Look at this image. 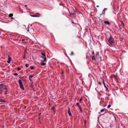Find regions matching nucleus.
I'll return each instance as SVG.
<instances>
[{
  "label": "nucleus",
  "mask_w": 128,
  "mask_h": 128,
  "mask_svg": "<svg viewBox=\"0 0 128 128\" xmlns=\"http://www.w3.org/2000/svg\"><path fill=\"white\" fill-rule=\"evenodd\" d=\"M109 43V45L110 47H113L114 46V38L111 36L108 39Z\"/></svg>",
  "instance_id": "obj_1"
},
{
  "label": "nucleus",
  "mask_w": 128,
  "mask_h": 128,
  "mask_svg": "<svg viewBox=\"0 0 128 128\" xmlns=\"http://www.w3.org/2000/svg\"><path fill=\"white\" fill-rule=\"evenodd\" d=\"M7 88L6 85L2 84H0V91L2 92L4 90H7Z\"/></svg>",
  "instance_id": "obj_2"
},
{
  "label": "nucleus",
  "mask_w": 128,
  "mask_h": 128,
  "mask_svg": "<svg viewBox=\"0 0 128 128\" xmlns=\"http://www.w3.org/2000/svg\"><path fill=\"white\" fill-rule=\"evenodd\" d=\"M99 56V52H96V54H94L93 56H91L92 60L93 61H96L97 58Z\"/></svg>",
  "instance_id": "obj_3"
},
{
  "label": "nucleus",
  "mask_w": 128,
  "mask_h": 128,
  "mask_svg": "<svg viewBox=\"0 0 128 128\" xmlns=\"http://www.w3.org/2000/svg\"><path fill=\"white\" fill-rule=\"evenodd\" d=\"M18 83L19 84V86L20 87V88L22 89V90H24V89L23 87L22 83L21 80L20 79L18 80Z\"/></svg>",
  "instance_id": "obj_4"
},
{
  "label": "nucleus",
  "mask_w": 128,
  "mask_h": 128,
  "mask_svg": "<svg viewBox=\"0 0 128 128\" xmlns=\"http://www.w3.org/2000/svg\"><path fill=\"white\" fill-rule=\"evenodd\" d=\"M42 56L41 57L44 59V61L46 62V57L45 53L44 52L41 53Z\"/></svg>",
  "instance_id": "obj_5"
},
{
  "label": "nucleus",
  "mask_w": 128,
  "mask_h": 128,
  "mask_svg": "<svg viewBox=\"0 0 128 128\" xmlns=\"http://www.w3.org/2000/svg\"><path fill=\"white\" fill-rule=\"evenodd\" d=\"M107 9V8H104L103 10L102 14H100V15L101 16L103 15L104 16L105 14V11Z\"/></svg>",
  "instance_id": "obj_6"
},
{
  "label": "nucleus",
  "mask_w": 128,
  "mask_h": 128,
  "mask_svg": "<svg viewBox=\"0 0 128 128\" xmlns=\"http://www.w3.org/2000/svg\"><path fill=\"white\" fill-rule=\"evenodd\" d=\"M11 58L10 56H8V60L7 61V62L8 64H10V63L11 60Z\"/></svg>",
  "instance_id": "obj_7"
},
{
  "label": "nucleus",
  "mask_w": 128,
  "mask_h": 128,
  "mask_svg": "<svg viewBox=\"0 0 128 128\" xmlns=\"http://www.w3.org/2000/svg\"><path fill=\"white\" fill-rule=\"evenodd\" d=\"M40 14L38 13H36L34 14L35 17H38L40 16Z\"/></svg>",
  "instance_id": "obj_8"
},
{
  "label": "nucleus",
  "mask_w": 128,
  "mask_h": 128,
  "mask_svg": "<svg viewBox=\"0 0 128 128\" xmlns=\"http://www.w3.org/2000/svg\"><path fill=\"white\" fill-rule=\"evenodd\" d=\"M68 113L69 115L70 116H72V114L70 112V108H68Z\"/></svg>",
  "instance_id": "obj_9"
},
{
  "label": "nucleus",
  "mask_w": 128,
  "mask_h": 128,
  "mask_svg": "<svg viewBox=\"0 0 128 128\" xmlns=\"http://www.w3.org/2000/svg\"><path fill=\"white\" fill-rule=\"evenodd\" d=\"M104 23L107 25H109L110 24V23L108 21H105L104 22Z\"/></svg>",
  "instance_id": "obj_10"
},
{
  "label": "nucleus",
  "mask_w": 128,
  "mask_h": 128,
  "mask_svg": "<svg viewBox=\"0 0 128 128\" xmlns=\"http://www.w3.org/2000/svg\"><path fill=\"white\" fill-rule=\"evenodd\" d=\"M41 64L42 66H44L46 64L44 62L43 60H42L41 62Z\"/></svg>",
  "instance_id": "obj_11"
},
{
  "label": "nucleus",
  "mask_w": 128,
  "mask_h": 128,
  "mask_svg": "<svg viewBox=\"0 0 128 128\" xmlns=\"http://www.w3.org/2000/svg\"><path fill=\"white\" fill-rule=\"evenodd\" d=\"M0 102H2V104H4L5 103H7L5 101L3 100H2L0 101Z\"/></svg>",
  "instance_id": "obj_12"
},
{
  "label": "nucleus",
  "mask_w": 128,
  "mask_h": 128,
  "mask_svg": "<svg viewBox=\"0 0 128 128\" xmlns=\"http://www.w3.org/2000/svg\"><path fill=\"white\" fill-rule=\"evenodd\" d=\"M13 14L12 13H11L9 14V17H12L13 16Z\"/></svg>",
  "instance_id": "obj_13"
},
{
  "label": "nucleus",
  "mask_w": 128,
  "mask_h": 128,
  "mask_svg": "<svg viewBox=\"0 0 128 128\" xmlns=\"http://www.w3.org/2000/svg\"><path fill=\"white\" fill-rule=\"evenodd\" d=\"M52 110H53L54 111V110H55V108L54 106H53L52 108Z\"/></svg>",
  "instance_id": "obj_14"
},
{
  "label": "nucleus",
  "mask_w": 128,
  "mask_h": 128,
  "mask_svg": "<svg viewBox=\"0 0 128 128\" xmlns=\"http://www.w3.org/2000/svg\"><path fill=\"white\" fill-rule=\"evenodd\" d=\"M121 26L122 27L124 28V23L122 22V24L121 25Z\"/></svg>",
  "instance_id": "obj_15"
},
{
  "label": "nucleus",
  "mask_w": 128,
  "mask_h": 128,
  "mask_svg": "<svg viewBox=\"0 0 128 128\" xmlns=\"http://www.w3.org/2000/svg\"><path fill=\"white\" fill-rule=\"evenodd\" d=\"M103 84L104 85V87L105 88H106V86L105 85V83L104 82V80H103Z\"/></svg>",
  "instance_id": "obj_16"
},
{
  "label": "nucleus",
  "mask_w": 128,
  "mask_h": 128,
  "mask_svg": "<svg viewBox=\"0 0 128 128\" xmlns=\"http://www.w3.org/2000/svg\"><path fill=\"white\" fill-rule=\"evenodd\" d=\"M105 109H102L100 111V112H102L105 110Z\"/></svg>",
  "instance_id": "obj_17"
},
{
  "label": "nucleus",
  "mask_w": 128,
  "mask_h": 128,
  "mask_svg": "<svg viewBox=\"0 0 128 128\" xmlns=\"http://www.w3.org/2000/svg\"><path fill=\"white\" fill-rule=\"evenodd\" d=\"M74 53H73V52L72 51L71 53V54H70V55L71 56H72V55H74Z\"/></svg>",
  "instance_id": "obj_18"
},
{
  "label": "nucleus",
  "mask_w": 128,
  "mask_h": 128,
  "mask_svg": "<svg viewBox=\"0 0 128 128\" xmlns=\"http://www.w3.org/2000/svg\"><path fill=\"white\" fill-rule=\"evenodd\" d=\"M92 56H93L95 54L94 52V51L92 52Z\"/></svg>",
  "instance_id": "obj_19"
},
{
  "label": "nucleus",
  "mask_w": 128,
  "mask_h": 128,
  "mask_svg": "<svg viewBox=\"0 0 128 128\" xmlns=\"http://www.w3.org/2000/svg\"><path fill=\"white\" fill-rule=\"evenodd\" d=\"M30 15L32 17H35L34 14L32 15L31 14H30Z\"/></svg>",
  "instance_id": "obj_20"
},
{
  "label": "nucleus",
  "mask_w": 128,
  "mask_h": 128,
  "mask_svg": "<svg viewBox=\"0 0 128 128\" xmlns=\"http://www.w3.org/2000/svg\"><path fill=\"white\" fill-rule=\"evenodd\" d=\"M33 76L32 75H30L29 76V77L30 78H32L33 77Z\"/></svg>",
  "instance_id": "obj_21"
},
{
  "label": "nucleus",
  "mask_w": 128,
  "mask_h": 128,
  "mask_svg": "<svg viewBox=\"0 0 128 128\" xmlns=\"http://www.w3.org/2000/svg\"><path fill=\"white\" fill-rule=\"evenodd\" d=\"M76 104L77 106H79V103H78V102H77Z\"/></svg>",
  "instance_id": "obj_22"
},
{
  "label": "nucleus",
  "mask_w": 128,
  "mask_h": 128,
  "mask_svg": "<svg viewBox=\"0 0 128 128\" xmlns=\"http://www.w3.org/2000/svg\"><path fill=\"white\" fill-rule=\"evenodd\" d=\"M20 69H21L19 67H18L17 68V70H20Z\"/></svg>",
  "instance_id": "obj_23"
},
{
  "label": "nucleus",
  "mask_w": 128,
  "mask_h": 128,
  "mask_svg": "<svg viewBox=\"0 0 128 128\" xmlns=\"http://www.w3.org/2000/svg\"><path fill=\"white\" fill-rule=\"evenodd\" d=\"M29 80H30L31 82L32 81V79H31V78H30V77H29Z\"/></svg>",
  "instance_id": "obj_24"
},
{
  "label": "nucleus",
  "mask_w": 128,
  "mask_h": 128,
  "mask_svg": "<svg viewBox=\"0 0 128 128\" xmlns=\"http://www.w3.org/2000/svg\"><path fill=\"white\" fill-rule=\"evenodd\" d=\"M111 106V105H110L109 104L108 105V108H109Z\"/></svg>",
  "instance_id": "obj_25"
},
{
  "label": "nucleus",
  "mask_w": 128,
  "mask_h": 128,
  "mask_svg": "<svg viewBox=\"0 0 128 128\" xmlns=\"http://www.w3.org/2000/svg\"><path fill=\"white\" fill-rule=\"evenodd\" d=\"M14 19V20H15V18H14L13 17H12L11 18V21H12V19Z\"/></svg>",
  "instance_id": "obj_26"
},
{
  "label": "nucleus",
  "mask_w": 128,
  "mask_h": 128,
  "mask_svg": "<svg viewBox=\"0 0 128 128\" xmlns=\"http://www.w3.org/2000/svg\"><path fill=\"white\" fill-rule=\"evenodd\" d=\"M25 65V66H26V67H28V64H26Z\"/></svg>",
  "instance_id": "obj_27"
},
{
  "label": "nucleus",
  "mask_w": 128,
  "mask_h": 128,
  "mask_svg": "<svg viewBox=\"0 0 128 128\" xmlns=\"http://www.w3.org/2000/svg\"><path fill=\"white\" fill-rule=\"evenodd\" d=\"M18 74L17 73H15L14 74V75L16 76H17L18 75Z\"/></svg>",
  "instance_id": "obj_28"
},
{
  "label": "nucleus",
  "mask_w": 128,
  "mask_h": 128,
  "mask_svg": "<svg viewBox=\"0 0 128 128\" xmlns=\"http://www.w3.org/2000/svg\"><path fill=\"white\" fill-rule=\"evenodd\" d=\"M114 77L115 78H116V75H114Z\"/></svg>",
  "instance_id": "obj_29"
},
{
  "label": "nucleus",
  "mask_w": 128,
  "mask_h": 128,
  "mask_svg": "<svg viewBox=\"0 0 128 128\" xmlns=\"http://www.w3.org/2000/svg\"><path fill=\"white\" fill-rule=\"evenodd\" d=\"M34 68L32 67H30V69L32 70L34 69Z\"/></svg>",
  "instance_id": "obj_30"
},
{
  "label": "nucleus",
  "mask_w": 128,
  "mask_h": 128,
  "mask_svg": "<svg viewBox=\"0 0 128 128\" xmlns=\"http://www.w3.org/2000/svg\"><path fill=\"white\" fill-rule=\"evenodd\" d=\"M7 92L6 91H5L4 92L5 94H7Z\"/></svg>",
  "instance_id": "obj_31"
},
{
  "label": "nucleus",
  "mask_w": 128,
  "mask_h": 128,
  "mask_svg": "<svg viewBox=\"0 0 128 128\" xmlns=\"http://www.w3.org/2000/svg\"><path fill=\"white\" fill-rule=\"evenodd\" d=\"M106 88V90H108V88L106 87V88Z\"/></svg>",
  "instance_id": "obj_32"
},
{
  "label": "nucleus",
  "mask_w": 128,
  "mask_h": 128,
  "mask_svg": "<svg viewBox=\"0 0 128 128\" xmlns=\"http://www.w3.org/2000/svg\"><path fill=\"white\" fill-rule=\"evenodd\" d=\"M86 58L87 59L88 58H89L88 56L86 55Z\"/></svg>",
  "instance_id": "obj_33"
},
{
  "label": "nucleus",
  "mask_w": 128,
  "mask_h": 128,
  "mask_svg": "<svg viewBox=\"0 0 128 128\" xmlns=\"http://www.w3.org/2000/svg\"><path fill=\"white\" fill-rule=\"evenodd\" d=\"M78 107L80 109L81 108V107H80V106H78Z\"/></svg>",
  "instance_id": "obj_34"
},
{
  "label": "nucleus",
  "mask_w": 128,
  "mask_h": 128,
  "mask_svg": "<svg viewBox=\"0 0 128 128\" xmlns=\"http://www.w3.org/2000/svg\"><path fill=\"white\" fill-rule=\"evenodd\" d=\"M98 84L100 85H101V82H98Z\"/></svg>",
  "instance_id": "obj_35"
},
{
  "label": "nucleus",
  "mask_w": 128,
  "mask_h": 128,
  "mask_svg": "<svg viewBox=\"0 0 128 128\" xmlns=\"http://www.w3.org/2000/svg\"><path fill=\"white\" fill-rule=\"evenodd\" d=\"M82 100V98L80 99V102H81V101Z\"/></svg>",
  "instance_id": "obj_36"
},
{
  "label": "nucleus",
  "mask_w": 128,
  "mask_h": 128,
  "mask_svg": "<svg viewBox=\"0 0 128 128\" xmlns=\"http://www.w3.org/2000/svg\"><path fill=\"white\" fill-rule=\"evenodd\" d=\"M27 30L28 32H29V30L28 28V30Z\"/></svg>",
  "instance_id": "obj_37"
},
{
  "label": "nucleus",
  "mask_w": 128,
  "mask_h": 128,
  "mask_svg": "<svg viewBox=\"0 0 128 128\" xmlns=\"http://www.w3.org/2000/svg\"><path fill=\"white\" fill-rule=\"evenodd\" d=\"M72 23L74 24H75V23H74L73 22H72Z\"/></svg>",
  "instance_id": "obj_38"
},
{
  "label": "nucleus",
  "mask_w": 128,
  "mask_h": 128,
  "mask_svg": "<svg viewBox=\"0 0 128 128\" xmlns=\"http://www.w3.org/2000/svg\"><path fill=\"white\" fill-rule=\"evenodd\" d=\"M96 6L97 7H99V6L98 5H97Z\"/></svg>",
  "instance_id": "obj_39"
},
{
  "label": "nucleus",
  "mask_w": 128,
  "mask_h": 128,
  "mask_svg": "<svg viewBox=\"0 0 128 128\" xmlns=\"http://www.w3.org/2000/svg\"><path fill=\"white\" fill-rule=\"evenodd\" d=\"M31 88H33V85H32L31 86Z\"/></svg>",
  "instance_id": "obj_40"
},
{
  "label": "nucleus",
  "mask_w": 128,
  "mask_h": 128,
  "mask_svg": "<svg viewBox=\"0 0 128 128\" xmlns=\"http://www.w3.org/2000/svg\"><path fill=\"white\" fill-rule=\"evenodd\" d=\"M80 111L82 112V110L81 108L80 109Z\"/></svg>",
  "instance_id": "obj_41"
},
{
  "label": "nucleus",
  "mask_w": 128,
  "mask_h": 128,
  "mask_svg": "<svg viewBox=\"0 0 128 128\" xmlns=\"http://www.w3.org/2000/svg\"><path fill=\"white\" fill-rule=\"evenodd\" d=\"M24 6L26 7L27 6L26 5H25Z\"/></svg>",
  "instance_id": "obj_42"
},
{
  "label": "nucleus",
  "mask_w": 128,
  "mask_h": 128,
  "mask_svg": "<svg viewBox=\"0 0 128 128\" xmlns=\"http://www.w3.org/2000/svg\"><path fill=\"white\" fill-rule=\"evenodd\" d=\"M85 122H86V121H84V123H85Z\"/></svg>",
  "instance_id": "obj_43"
},
{
  "label": "nucleus",
  "mask_w": 128,
  "mask_h": 128,
  "mask_svg": "<svg viewBox=\"0 0 128 128\" xmlns=\"http://www.w3.org/2000/svg\"><path fill=\"white\" fill-rule=\"evenodd\" d=\"M60 4V5H61V4Z\"/></svg>",
  "instance_id": "obj_44"
},
{
  "label": "nucleus",
  "mask_w": 128,
  "mask_h": 128,
  "mask_svg": "<svg viewBox=\"0 0 128 128\" xmlns=\"http://www.w3.org/2000/svg\"><path fill=\"white\" fill-rule=\"evenodd\" d=\"M20 128L19 127L18 128Z\"/></svg>",
  "instance_id": "obj_45"
},
{
  "label": "nucleus",
  "mask_w": 128,
  "mask_h": 128,
  "mask_svg": "<svg viewBox=\"0 0 128 128\" xmlns=\"http://www.w3.org/2000/svg\"><path fill=\"white\" fill-rule=\"evenodd\" d=\"M0 34H1V32H0Z\"/></svg>",
  "instance_id": "obj_46"
},
{
  "label": "nucleus",
  "mask_w": 128,
  "mask_h": 128,
  "mask_svg": "<svg viewBox=\"0 0 128 128\" xmlns=\"http://www.w3.org/2000/svg\"><path fill=\"white\" fill-rule=\"evenodd\" d=\"M40 114L39 115H40Z\"/></svg>",
  "instance_id": "obj_47"
},
{
  "label": "nucleus",
  "mask_w": 128,
  "mask_h": 128,
  "mask_svg": "<svg viewBox=\"0 0 128 128\" xmlns=\"http://www.w3.org/2000/svg\"><path fill=\"white\" fill-rule=\"evenodd\" d=\"M95 90H96V88H95Z\"/></svg>",
  "instance_id": "obj_48"
}]
</instances>
